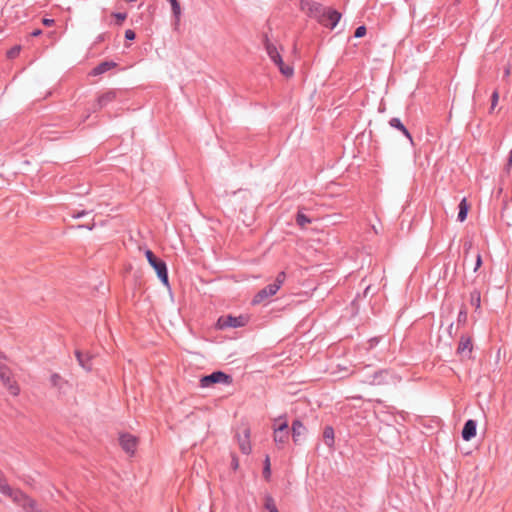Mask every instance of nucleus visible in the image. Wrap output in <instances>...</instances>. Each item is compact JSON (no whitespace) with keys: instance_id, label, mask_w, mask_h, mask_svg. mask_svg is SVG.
Segmentation results:
<instances>
[{"instance_id":"1","label":"nucleus","mask_w":512,"mask_h":512,"mask_svg":"<svg viewBox=\"0 0 512 512\" xmlns=\"http://www.w3.org/2000/svg\"><path fill=\"white\" fill-rule=\"evenodd\" d=\"M145 257L150 264V266L155 270L159 280L161 283L169 288V279L166 263L158 258L151 250L147 249L145 251Z\"/></svg>"},{"instance_id":"2","label":"nucleus","mask_w":512,"mask_h":512,"mask_svg":"<svg viewBox=\"0 0 512 512\" xmlns=\"http://www.w3.org/2000/svg\"><path fill=\"white\" fill-rule=\"evenodd\" d=\"M285 273L281 272L277 275L275 282L273 284L268 285L267 287L260 290L254 297L253 303L260 304L267 300L269 297L275 295L277 291L280 289L281 285L284 283Z\"/></svg>"},{"instance_id":"3","label":"nucleus","mask_w":512,"mask_h":512,"mask_svg":"<svg viewBox=\"0 0 512 512\" xmlns=\"http://www.w3.org/2000/svg\"><path fill=\"white\" fill-rule=\"evenodd\" d=\"M266 51L270 59L278 66L280 72L284 76L290 77L293 75V68L283 63L282 57L280 56L277 48L273 44L267 42Z\"/></svg>"},{"instance_id":"4","label":"nucleus","mask_w":512,"mask_h":512,"mask_svg":"<svg viewBox=\"0 0 512 512\" xmlns=\"http://www.w3.org/2000/svg\"><path fill=\"white\" fill-rule=\"evenodd\" d=\"M0 491L11 498H13L16 502H23V506L25 508H29L30 512H34V502L29 499L27 496L23 495L19 491L12 490L5 482L0 481Z\"/></svg>"},{"instance_id":"5","label":"nucleus","mask_w":512,"mask_h":512,"mask_svg":"<svg viewBox=\"0 0 512 512\" xmlns=\"http://www.w3.org/2000/svg\"><path fill=\"white\" fill-rule=\"evenodd\" d=\"M301 10L307 14L308 16L315 18V19H321V15L323 14V6L308 0H302L300 4Z\"/></svg>"},{"instance_id":"6","label":"nucleus","mask_w":512,"mask_h":512,"mask_svg":"<svg viewBox=\"0 0 512 512\" xmlns=\"http://www.w3.org/2000/svg\"><path fill=\"white\" fill-rule=\"evenodd\" d=\"M321 18H323V20L317 19L319 23L333 29L339 22L341 14L335 10L323 7V14L321 15Z\"/></svg>"},{"instance_id":"7","label":"nucleus","mask_w":512,"mask_h":512,"mask_svg":"<svg viewBox=\"0 0 512 512\" xmlns=\"http://www.w3.org/2000/svg\"><path fill=\"white\" fill-rule=\"evenodd\" d=\"M273 439L276 444H285L289 439L288 422L284 420L281 426L273 425Z\"/></svg>"},{"instance_id":"8","label":"nucleus","mask_w":512,"mask_h":512,"mask_svg":"<svg viewBox=\"0 0 512 512\" xmlns=\"http://www.w3.org/2000/svg\"><path fill=\"white\" fill-rule=\"evenodd\" d=\"M119 441L122 449L126 453L130 455L135 453L138 444L137 438L135 436L131 434H122L119 438Z\"/></svg>"},{"instance_id":"9","label":"nucleus","mask_w":512,"mask_h":512,"mask_svg":"<svg viewBox=\"0 0 512 512\" xmlns=\"http://www.w3.org/2000/svg\"><path fill=\"white\" fill-rule=\"evenodd\" d=\"M216 383H224V372L217 371L200 379V386L203 388L212 387Z\"/></svg>"},{"instance_id":"10","label":"nucleus","mask_w":512,"mask_h":512,"mask_svg":"<svg viewBox=\"0 0 512 512\" xmlns=\"http://www.w3.org/2000/svg\"><path fill=\"white\" fill-rule=\"evenodd\" d=\"M250 430L247 427L242 428V432L237 434V440L239 447L244 454H248L251 451L250 445Z\"/></svg>"},{"instance_id":"11","label":"nucleus","mask_w":512,"mask_h":512,"mask_svg":"<svg viewBox=\"0 0 512 512\" xmlns=\"http://www.w3.org/2000/svg\"><path fill=\"white\" fill-rule=\"evenodd\" d=\"M249 321L248 315H239V316H226V328H238L245 326Z\"/></svg>"},{"instance_id":"12","label":"nucleus","mask_w":512,"mask_h":512,"mask_svg":"<svg viewBox=\"0 0 512 512\" xmlns=\"http://www.w3.org/2000/svg\"><path fill=\"white\" fill-rule=\"evenodd\" d=\"M476 421L474 420H468L462 430V438L465 441L471 440L476 435Z\"/></svg>"},{"instance_id":"13","label":"nucleus","mask_w":512,"mask_h":512,"mask_svg":"<svg viewBox=\"0 0 512 512\" xmlns=\"http://www.w3.org/2000/svg\"><path fill=\"white\" fill-rule=\"evenodd\" d=\"M115 99H116L115 91L111 90V91L105 92L104 94H102L98 97L96 105H95L96 106L95 110L105 107L106 105H108L109 103L114 101Z\"/></svg>"},{"instance_id":"14","label":"nucleus","mask_w":512,"mask_h":512,"mask_svg":"<svg viewBox=\"0 0 512 512\" xmlns=\"http://www.w3.org/2000/svg\"><path fill=\"white\" fill-rule=\"evenodd\" d=\"M306 433V428L301 421L295 420L292 425V437L295 443H299Z\"/></svg>"},{"instance_id":"15","label":"nucleus","mask_w":512,"mask_h":512,"mask_svg":"<svg viewBox=\"0 0 512 512\" xmlns=\"http://www.w3.org/2000/svg\"><path fill=\"white\" fill-rule=\"evenodd\" d=\"M115 66H116L115 62L104 61V62L100 63L99 65H97L96 67H94L91 70L90 75H92V76L101 75V74L113 69Z\"/></svg>"},{"instance_id":"16","label":"nucleus","mask_w":512,"mask_h":512,"mask_svg":"<svg viewBox=\"0 0 512 512\" xmlns=\"http://www.w3.org/2000/svg\"><path fill=\"white\" fill-rule=\"evenodd\" d=\"M389 124L391 127H394L398 130H400L410 141V143H413L412 136L408 132V130L405 128V126L402 124L399 118H392L389 121Z\"/></svg>"},{"instance_id":"17","label":"nucleus","mask_w":512,"mask_h":512,"mask_svg":"<svg viewBox=\"0 0 512 512\" xmlns=\"http://www.w3.org/2000/svg\"><path fill=\"white\" fill-rule=\"evenodd\" d=\"M471 351H472L471 339L468 337H462L459 342L458 353L465 354L467 352V354H469V353H471Z\"/></svg>"},{"instance_id":"18","label":"nucleus","mask_w":512,"mask_h":512,"mask_svg":"<svg viewBox=\"0 0 512 512\" xmlns=\"http://www.w3.org/2000/svg\"><path fill=\"white\" fill-rule=\"evenodd\" d=\"M469 206L467 204L466 198H463L459 204V212H458V220L463 222L467 218Z\"/></svg>"},{"instance_id":"19","label":"nucleus","mask_w":512,"mask_h":512,"mask_svg":"<svg viewBox=\"0 0 512 512\" xmlns=\"http://www.w3.org/2000/svg\"><path fill=\"white\" fill-rule=\"evenodd\" d=\"M323 439L328 447H332L334 444V430L332 427L327 426L323 432Z\"/></svg>"},{"instance_id":"20","label":"nucleus","mask_w":512,"mask_h":512,"mask_svg":"<svg viewBox=\"0 0 512 512\" xmlns=\"http://www.w3.org/2000/svg\"><path fill=\"white\" fill-rule=\"evenodd\" d=\"M263 512H279L273 498L269 495L265 497L264 511Z\"/></svg>"},{"instance_id":"21","label":"nucleus","mask_w":512,"mask_h":512,"mask_svg":"<svg viewBox=\"0 0 512 512\" xmlns=\"http://www.w3.org/2000/svg\"><path fill=\"white\" fill-rule=\"evenodd\" d=\"M169 3L171 4L173 15L175 16L176 20L179 21L181 16L180 3L177 0H170Z\"/></svg>"},{"instance_id":"22","label":"nucleus","mask_w":512,"mask_h":512,"mask_svg":"<svg viewBox=\"0 0 512 512\" xmlns=\"http://www.w3.org/2000/svg\"><path fill=\"white\" fill-rule=\"evenodd\" d=\"M296 222L299 226L305 227V225L309 224L311 220L305 214L299 211L297 214Z\"/></svg>"},{"instance_id":"23","label":"nucleus","mask_w":512,"mask_h":512,"mask_svg":"<svg viewBox=\"0 0 512 512\" xmlns=\"http://www.w3.org/2000/svg\"><path fill=\"white\" fill-rule=\"evenodd\" d=\"M480 303H481V297H480V293L477 292V291H474L471 293V304L476 308V309H479L480 308Z\"/></svg>"},{"instance_id":"24","label":"nucleus","mask_w":512,"mask_h":512,"mask_svg":"<svg viewBox=\"0 0 512 512\" xmlns=\"http://www.w3.org/2000/svg\"><path fill=\"white\" fill-rule=\"evenodd\" d=\"M263 476L266 480H269L271 476L270 459L268 456H266L264 461Z\"/></svg>"},{"instance_id":"25","label":"nucleus","mask_w":512,"mask_h":512,"mask_svg":"<svg viewBox=\"0 0 512 512\" xmlns=\"http://www.w3.org/2000/svg\"><path fill=\"white\" fill-rule=\"evenodd\" d=\"M20 51H21V46H19V45L14 46L7 52V57L10 59H13L19 55Z\"/></svg>"},{"instance_id":"26","label":"nucleus","mask_w":512,"mask_h":512,"mask_svg":"<svg viewBox=\"0 0 512 512\" xmlns=\"http://www.w3.org/2000/svg\"><path fill=\"white\" fill-rule=\"evenodd\" d=\"M50 380H51V383L53 384V386L59 387V388H61L62 384L64 383L61 376L58 374H53L51 376Z\"/></svg>"},{"instance_id":"27","label":"nucleus","mask_w":512,"mask_h":512,"mask_svg":"<svg viewBox=\"0 0 512 512\" xmlns=\"http://www.w3.org/2000/svg\"><path fill=\"white\" fill-rule=\"evenodd\" d=\"M366 34V28L364 26H359L355 31V37L360 38Z\"/></svg>"},{"instance_id":"28","label":"nucleus","mask_w":512,"mask_h":512,"mask_svg":"<svg viewBox=\"0 0 512 512\" xmlns=\"http://www.w3.org/2000/svg\"><path fill=\"white\" fill-rule=\"evenodd\" d=\"M498 99H499V94L497 91H495L493 94H492V104H491V109H494V107L496 106L497 102H498Z\"/></svg>"},{"instance_id":"29","label":"nucleus","mask_w":512,"mask_h":512,"mask_svg":"<svg viewBox=\"0 0 512 512\" xmlns=\"http://www.w3.org/2000/svg\"><path fill=\"white\" fill-rule=\"evenodd\" d=\"M113 16L117 19L119 24H121L126 19V14L123 13H115Z\"/></svg>"},{"instance_id":"30","label":"nucleus","mask_w":512,"mask_h":512,"mask_svg":"<svg viewBox=\"0 0 512 512\" xmlns=\"http://www.w3.org/2000/svg\"><path fill=\"white\" fill-rule=\"evenodd\" d=\"M42 23L43 25L47 26V27H50V26H53L55 21L54 19H50V18H43L42 19Z\"/></svg>"},{"instance_id":"31","label":"nucleus","mask_w":512,"mask_h":512,"mask_svg":"<svg viewBox=\"0 0 512 512\" xmlns=\"http://www.w3.org/2000/svg\"><path fill=\"white\" fill-rule=\"evenodd\" d=\"M125 38L127 40H133L135 38V32L133 30H126L125 32Z\"/></svg>"},{"instance_id":"32","label":"nucleus","mask_w":512,"mask_h":512,"mask_svg":"<svg viewBox=\"0 0 512 512\" xmlns=\"http://www.w3.org/2000/svg\"><path fill=\"white\" fill-rule=\"evenodd\" d=\"M481 264H482V258H481V255L478 254L477 257H476V263H475V267H474V271L475 272L479 269Z\"/></svg>"},{"instance_id":"33","label":"nucleus","mask_w":512,"mask_h":512,"mask_svg":"<svg viewBox=\"0 0 512 512\" xmlns=\"http://www.w3.org/2000/svg\"><path fill=\"white\" fill-rule=\"evenodd\" d=\"M76 357H77V359H78V361H79L80 365H81L82 367L86 368V365H85V363H84V358H82V354H81V352L77 351V352H76Z\"/></svg>"},{"instance_id":"34","label":"nucleus","mask_w":512,"mask_h":512,"mask_svg":"<svg viewBox=\"0 0 512 512\" xmlns=\"http://www.w3.org/2000/svg\"><path fill=\"white\" fill-rule=\"evenodd\" d=\"M284 420H286L284 417L276 418V419H274V424H273V425L281 426V423H282Z\"/></svg>"},{"instance_id":"35","label":"nucleus","mask_w":512,"mask_h":512,"mask_svg":"<svg viewBox=\"0 0 512 512\" xmlns=\"http://www.w3.org/2000/svg\"><path fill=\"white\" fill-rule=\"evenodd\" d=\"M41 34H42V30H40V29H36V30H34V31L31 33V36H33V37H38V36H40Z\"/></svg>"},{"instance_id":"36","label":"nucleus","mask_w":512,"mask_h":512,"mask_svg":"<svg viewBox=\"0 0 512 512\" xmlns=\"http://www.w3.org/2000/svg\"><path fill=\"white\" fill-rule=\"evenodd\" d=\"M232 467L233 469H237L238 468V461L237 459L233 456V459H232Z\"/></svg>"},{"instance_id":"37","label":"nucleus","mask_w":512,"mask_h":512,"mask_svg":"<svg viewBox=\"0 0 512 512\" xmlns=\"http://www.w3.org/2000/svg\"><path fill=\"white\" fill-rule=\"evenodd\" d=\"M511 73L510 67H506L504 70V77H509Z\"/></svg>"},{"instance_id":"38","label":"nucleus","mask_w":512,"mask_h":512,"mask_svg":"<svg viewBox=\"0 0 512 512\" xmlns=\"http://www.w3.org/2000/svg\"><path fill=\"white\" fill-rule=\"evenodd\" d=\"M47 36H48L49 38L53 39V40H55V39H56V33H55V32H49V33L47 34Z\"/></svg>"},{"instance_id":"39","label":"nucleus","mask_w":512,"mask_h":512,"mask_svg":"<svg viewBox=\"0 0 512 512\" xmlns=\"http://www.w3.org/2000/svg\"><path fill=\"white\" fill-rule=\"evenodd\" d=\"M465 318H466V313L465 312H460L459 320H465Z\"/></svg>"},{"instance_id":"40","label":"nucleus","mask_w":512,"mask_h":512,"mask_svg":"<svg viewBox=\"0 0 512 512\" xmlns=\"http://www.w3.org/2000/svg\"><path fill=\"white\" fill-rule=\"evenodd\" d=\"M511 164H512V149H511L509 160H508V168L511 166Z\"/></svg>"},{"instance_id":"41","label":"nucleus","mask_w":512,"mask_h":512,"mask_svg":"<svg viewBox=\"0 0 512 512\" xmlns=\"http://www.w3.org/2000/svg\"><path fill=\"white\" fill-rule=\"evenodd\" d=\"M232 379L229 375L226 374V384L231 383Z\"/></svg>"},{"instance_id":"42","label":"nucleus","mask_w":512,"mask_h":512,"mask_svg":"<svg viewBox=\"0 0 512 512\" xmlns=\"http://www.w3.org/2000/svg\"><path fill=\"white\" fill-rule=\"evenodd\" d=\"M372 384H380L379 381H376V379H374L373 381H371Z\"/></svg>"}]
</instances>
